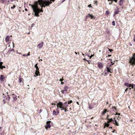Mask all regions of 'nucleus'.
Returning a JSON list of instances; mask_svg holds the SVG:
<instances>
[{
    "label": "nucleus",
    "instance_id": "nucleus-45",
    "mask_svg": "<svg viewBox=\"0 0 135 135\" xmlns=\"http://www.w3.org/2000/svg\"><path fill=\"white\" fill-rule=\"evenodd\" d=\"M134 42H135V35L134 36Z\"/></svg>",
    "mask_w": 135,
    "mask_h": 135
},
{
    "label": "nucleus",
    "instance_id": "nucleus-46",
    "mask_svg": "<svg viewBox=\"0 0 135 135\" xmlns=\"http://www.w3.org/2000/svg\"><path fill=\"white\" fill-rule=\"evenodd\" d=\"M128 89V88H126V89L125 90V91H126Z\"/></svg>",
    "mask_w": 135,
    "mask_h": 135
},
{
    "label": "nucleus",
    "instance_id": "nucleus-64",
    "mask_svg": "<svg viewBox=\"0 0 135 135\" xmlns=\"http://www.w3.org/2000/svg\"><path fill=\"white\" fill-rule=\"evenodd\" d=\"M88 63L89 64H90V63L89 62H88Z\"/></svg>",
    "mask_w": 135,
    "mask_h": 135
},
{
    "label": "nucleus",
    "instance_id": "nucleus-47",
    "mask_svg": "<svg viewBox=\"0 0 135 135\" xmlns=\"http://www.w3.org/2000/svg\"><path fill=\"white\" fill-rule=\"evenodd\" d=\"M84 60L87 61L88 62H89V61H88V60H86V59H84Z\"/></svg>",
    "mask_w": 135,
    "mask_h": 135
},
{
    "label": "nucleus",
    "instance_id": "nucleus-57",
    "mask_svg": "<svg viewBox=\"0 0 135 135\" xmlns=\"http://www.w3.org/2000/svg\"><path fill=\"white\" fill-rule=\"evenodd\" d=\"M3 102H4V103H5V102L4 101V100H3Z\"/></svg>",
    "mask_w": 135,
    "mask_h": 135
},
{
    "label": "nucleus",
    "instance_id": "nucleus-34",
    "mask_svg": "<svg viewBox=\"0 0 135 135\" xmlns=\"http://www.w3.org/2000/svg\"><path fill=\"white\" fill-rule=\"evenodd\" d=\"M35 67L36 68H37V67H38L37 66V64H36L35 65Z\"/></svg>",
    "mask_w": 135,
    "mask_h": 135
},
{
    "label": "nucleus",
    "instance_id": "nucleus-4",
    "mask_svg": "<svg viewBox=\"0 0 135 135\" xmlns=\"http://www.w3.org/2000/svg\"><path fill=\"white\" fill-rule=\"evenodd\" d=\"M129 62L132 65H135V54H133L132 57L130 59Z\"/></svg>",
    "mask_w": 135,
    "mask_h": 135
},
{
    "label": "nucleus",
    "instance_id": "nucleus-20",
    "mask_svg": "<svg viewBox=\"0 0 135 135\" xmlns=\"http://www.w3.org/2000/svg\"><path fill=\"white\" fill-rule=\"evenodd\" d=\"M98 66L100 68H101L103 67V64L101 63L98 64Z\"/></svg>",
    "mask_w": 135,
    "mask_h": 135
},
{
    "label": "nucleus",
    "instance_id": "nucleus-19",
    "mask_svg": "<svg viewBox=\"0 0 135 135\" xmlns=\"http://www.w3.org/2000/svg\"><path fill=\"white\" fill-rule=\"evenodd\" d=\"M12 97L13 98V99L15 100H16L17 99V96H16L14 94H13L12 95Z\"/></svg>",
    "mask_w": 135,
    "mask_h": 135
},
{
    "label": "nucleus",
    "instance_id": "nucleus-43",
    "mask_svg": "<svg viewBox=\"0 0 135 135\" xmlns=\"http://www.w3.org/2000/svg\"><path fill=\"white\" fill-rule=\"evenodd\" d=\"M118 11H117L115 12V14H118Z\"/></svg>",
    "mask_w": 135,
    "mask_h": 135
},
{
    "label": "nucleus",
    "instance_id": "nucleus-56",
    "mask_svg": "<svg viewBox=\"0 0 135 135\" xmlns=\"http://www.w3.org/2000/svg\"><path fill=\"white\" fill-rule=\"evenodd\" d=\"M82 54V55H83V56H84V54Z\"/></svg>",
    "mask_w": 135,
    "mask_h": 135
},
{
    "label": "nucleus",
    "instance_id": "nucleus-29",
    "mask_svg": "<svg viewBox=\"0 0 135 135\" xmlns=\"http://www.w3.org/2000/svg\"><path fill=\"white\" fill-rule=\"evenodd\" d=\"M22 82V80L21 78L20 77L19 78V82L20 83H21Z\"/></svg>",
    "mask_w": 135,
    "mask_h": 135
},
{
    "label": "nucleus",
    "instance_id": "nucleus-39",
    "mask_svg": "<svg viewBox=\"0 0 135 135\" xmlns=\"http://www.w3.org/2000/svg\"><path fill=\"white\" fill-rule=\"evenodd\" d=\"M93 56V55H91V56L90 57V59H91V58Z\"/></svg>",
    "mask_w": 135,
    "mask_h": 135
},
{
    "label": "nucleus",
    "instance_id": "nucleus-10",
    "mask_svg": "<svg viewBox=\"0 0 135 135\" xmlns=\"http://www.w3.org/2000/svg\"><path fill=\"white\" fill-rule=\"evenodd\" d=\"M44 3H45L44 4H45V6H49L50 4H51V2L49 1H44Z\"/></svg>",
    "mask_w": 135,
    "mask_h": 135
},
{
    "label": "nucleus",
    "instance_id": "nucleus-37",
    "mask_svg": "<svg viewBox=\"0 0 135 135\" xmlns=\"http://www.w3.org/2000/svg\"><path fill=\"white\" fill-rule=\"evenodd\" d=\"M109 51H110L111 52H112V51H113V50L111 49H109Z\"/></svg>",
    "mask_w": 135,
    "mask_h": 135
},
{
    "label": "nucleus",
    "instance_id": "nucleus-1",
    "mask_svg": "<svg viewBox=\"0 0 135 135\" xmlns=\"http://www.w3.org/2000/svg\"><path fill=\"white\" fill-rule=\"evenodd\" d=\"M29 5L32 8L33 12L35 13V16L37 17L39 16V14L40 12H43L42 8H41L40 9L38 8V5H37V3H34L33 5L30 4Z\"/></svg>",
    "mask_w": 135,
    "mask_h": 135
},
{
    "label": "nucleus",
    "instance_id": "nucleus-11",
    "mask_svg": "<svg viewBox=\"0 0 135 135\" xmlns=\"http://www.w3.org/2000/svg\"><path fill=\"white\" fill-rule=\"evenodd\" d=\"M68 89V87L66 86L64 87L63 89V90H62L61 91L62 94L64 93V91H67Z\"/></svg>",
    "mask_w": 135,
    "mask_h": 135
},
{
    "label": "nucleus",
    "instance_id": "nucleus-21",
    "mask_svg": "<svg viewBox=\"0 0 135 135\" xmlns=\"http://www.w3.org/2000/svg\"><path fill=\"white\" fill-rule=\"evenodd\" d=\"M131 84H129L128 83H126L124 84V85L126 86H127V87H129V85H130Z\"/></svg>",
    "mask_w": 135,
    "mask_h": 135
},
{
    "label": "nucleus",
    "instance_id": "nucleus-61",
    "mask_svg": "<svg viewBox=\"0 0 135 135\" xmlns=\"http://www.w3.org/2000/svg\"><path fill=\"white\" fill-rule=\"evenodd\" d=\"M113 131H113V132H114V131H115V130H114Z\"/></svg>",
    "mask_w": 135,
    "mask_h": 135
},
{
    "label": "nucleus",
    "instance_id": "nucleus-23",
    "mask_svg": "<svg viewBox=\"0 0 135 135\" xmlns=\"http://www.w3.org/2000/svg\"><path fill=\"white\" fill-rule=\"evenodd\" d=\"M107 110L106 109H105L104 110L102 113V114L103 115H104L105 113L106 112Z\"/></svg>",
    "mask_w": 135,
    "mask_h": 135
},
{
    "label": "nucleus",
    "instance_id": "nucleus-42",
    "mask_svg": "<svg viewBox=\"0 0 135 135\" xmlns=\"http://www.w3.org/2000/svg\"><path fill=\"white\" fill-rule=\"evenodd\" d=\"M89 108L90 109H92L93 108V107H92L91 106H89Z\"/></svg>",
    "mask_w": 135,
    "mask_h": 135
},
{
    "label": "nucleus",
    "instance_id": "nucleus-22",
    "mask_svg": "<svg viewBox=\"0 0 135 135\" xmlns=\"http://www.w3.org/2000/svg\"><path fill=\"white\" fill-rule=\"evenodd\" d=\"M112 109H113V110L115 111V112H116V110H117V109H116V108L115 107H112Z\"/></svg>",
    "mask_w": 135,
    "mask_h": 135
},
{
    "label": "nucleus",
    "instance_id": "nucleus-30",
    "mask_svg": "<svg viewBox=\"0 0 135 135\" xmlns=\"http://www.w3.org/2000/svg\"><path fill=\"white\" fill-rule=\"evenodd\" d=\"M112 25L113 26L115 25V21H113L112 22Z\"/></svg>",
    "mask_w": 135,
    "mask_h": 135
},
{
    "label": "nucleus",
    "instance_id": "nucleus-25",
    "mask_svg": "<svg viewBox=\"0 0 135 135\" xmlns=\"http://www.w3.org/2000/svg\"><path fill=\"white\" fill-rule=\"evenodd\" d=\"M56 111H55L54 110L53 111V114L54 115H56L57 114H56Z\"/></svg>",
    "mask_w": 135,
    "mask_h": 135
},
{
    "label": "nucleus",
    "instance_id": "nucleus-40",
    "mask_svg": "<svg viewBox=\"0 0 135 135\" xmlns=\"http://www.w3.org/2000/svg\"><path fill=\"white\" fill-rule=\"evenodd\" d=\"M88 7H92L91 6V4H90V5H88Z\"/></svg>",
    "mask_w": 135,
    "mask_h": 135
},
{
    "label": "nucleus",
    "instance_id": "nucleus-24",
    "mask_svg": "<svg viewBox=\"0 0 135 135\" xmlns=\"http://www.w3.org/2000/svg\"><path fill=\"white\" fill-rule=\"evenodd\" d=\"M108 123H107L106 122H105V126H106V127H108L109 126V124H108Z\"/></svg>",
    "mask_w": 135,
    "mask_h": 135
},
{
    "label": "nucleus",
    "instance_id": "nucleus-15",
    "mask_svg": "<svg viewBox=\"0 0 135 135\" xmlns=\"http://www.w3.org/2000/svg\"><path fill=\"white\" fill-rule=\"evenodd\" d=\"M3 62H1L0 63V69H2L3 68H5V67L4 66H2V64Z\"/></svg>",
    "mask_w": 135,
    "mask_h": 135
},
{
    "label": "nucleus",
    "instance_id": "nucleus-17",
    "mask_svg": "<svg viewBox=\"0 0 135 135\" xmlns=\"http://www.w3.org/2000/svg\"><path fill=\"white\" fill-rule=\"evenodd\" d=\"M124 0H120L119 3V4L121 6L123 4Z\"/></svg>",
    "mask_w": 135,
    "mask_h": 135
},
{
    "label": "nucleus",
    "instance_id": "nucleus-41",
    "mask_svg": "<svg viewBox=\"0 0 135 135\" xmlns=\"http://www.w3.org/2000/svg\"><path fill=\"white\" fill-rule=\"evenodd\" d=\"M117 114H118V115H120V114L119 113H116V114H115V115H117Z\"/></svg>",
    "mask_w": 135,
    "mask_h": 135
},
{
    "label": "nucleus",
    "instance_id": "nucleus-60",
    "mask_svg": "<svg viewBox=\"0 0 135 135\" xmlns=\"http://www.w3.org/2000/svg\"><path fill=\"white\" fill-rule=\"evenodd\" d=\"M36 76V75H34V77H35V76Z\"/></svg>",
    "mask_w": 135,
    "mask_h": 135
},
{
    "label": "nucleus",
    "instance_id": "nucleus-44",
    "mask_svg": "<svg viewBox=\"0 0 135 135\" xmlns=\"http://www.w3.org/2000/svg\"><path fill=\"white\" fill-rule=\"evenodd\" d=\"M63 79H60V81H62L63 80Z\"/></svg>",
    "mask_w": 135,
    "mask_h": 135
},
{
    "label": "nucleus",
    "instance_id": "nucleus-6",
    "mask_svg": "<svg viewBox=\"0 0 135 135\" xmlns=\"http://www.w3.org/2000/svg\"><path fill=\"white\" fill-rule=\"evenodd\" d=\"M62 102H59V103H57V108H59L60 109H61V110H62L63 109H64L63 108V106H62Z\"/></svg>",
    "mask_w": 135,
    "mask_h": 135
},
{
    "label": "nucleus",
    "instance_id": "nucleus-12",
    "mask_svg": "<svg viewBox=\"0 0 135 135\" xmlns=\"http://www.w3.org/2000/svg\"><path fill=\"white\" fill-rule=\"evenodd\" d=\"M36 71L35 73V74H36V76H38V74L39 73V69L38 68V67L36 68Z\"/></svg>",
    "mask_w": 135,
    "mask_h": 135
},
{
    "label": "nucleus",
    "instance_id": "nucleus-32",
    "mask_svg": "<svg viewBox=\"0 0 135 135\" xmlns=\"http://www.w3.org/2000/svg\"><path fill=\"white\" fill-rule=\"evenodd\" d=\"M132 86V85H131V84L129 85V86H130L129 87H128L129 88V89H131V87Z\"/></svg>",
    "mask_w": 135,
    "mask_h": 135
},
{
    "label": "nucleus",
    "instance_id": "nucleus-7",
    "mask_svg": "<svg viewBox=\"0 0 135 135\" xmlns=\"http://www.w3.org/2000/svg\"><path fill=\"white\" fill-rule=\"evenodd\" d=\"M50 121H47V122L46 123V125L45 126L46 128L47 129L48 128H50Z\"/></svg>",
    "mask_w": 135,
    "mask_h": 135
},
{
    "label": "nucleus",
    "instance_id": "nucleus-31",
    "mask_svg": "<svg viewBox=\"0 0 135 135\" xmlns=\"http://www.w3.org/2000/svg\"><path fill=\"white\" fill-rule=\"evenodd\" d=\"M15 5H14L13 7H11V9H13L14 8H15Z\"/></svg>",
    "mask_w": 135,
    "mask_h": 135
},
{
    "label": "nucleus",
    "instance_id": "nucleus-2",
    "mask_svg": "<svg viewBox=\"0 0 135 135\" xmlns=\"http://www.w3.org/2000/svg\"><path fill=\"white\" fill-rule=\"evenodd\" d=\"M34 3H37L38 5H39L42 8L43 7H45L46 6L44 4V1L43 0H38L37 1L35 2Z\"/></svg>",
    "mask_w": 135,
    "mask_h": 135
},
{
    "label": "nucleus",
    "instance_id": "nucleus-27",
    "mask_svg": "<svg viewBox=\"0 0 135 135\" xmlns=\"http://www.w3.org/2000/svg\"><path fill=\"white\" fill-rule=\"evenodd\" d=\"M131 85H132V86L131 87H132V88H134V86L135 87V85L134 84H131Z\"/></svg>",
    "mask_w": 135,
    "mask_h": 135
},
{
    "label": "nucleus",
    "instance_id": "nucleus-38",
    "mask_svg": "<svg viewBox=\"0 0 135 135\" xmlns=\"http://www.w3.org/2000/svg\"><path fill=\"white\" fill-rule=\"evenodd\" d=\"M56 110H57V114H58L59 113V110H58V109L57 108V109H56Z\"/></svg>",
    "mask_w": 135,
    "mask_h": 135
},
{
    "label": "nucleus",
    "instance_id": "nucleus-54",
    "mask_svg": "<svg viewBox=\"0 0 135 135\" xmlns=\"http://www.w3.org/2000/svg\"><path fill=\"white\" fill-rule=\"evenodd\" d=\"M55 0H50L51 1H54Z\"/></svg>",
    "mask_w": 135,
    "mask_h": 135
},
{
    "label": "nucleus",
    "instance_id": "nucleus-59",
    "mask_svg": "<svg viewBox=\"0 0 135 135\" xmlns=\"http://www.w3.org/2000/svg\"><path fill=\"white\" fill-rule=\"evenodd\" d=\"M107 104H108V102H107Z\"/></svg>",
    "mask_w": 135,
    "mask_h": 135
},
{
    "label": "nucleus",
    "instance_id": "nucleus-28",
    "mask_svg": "<svg viewBox=\"0 0 135 135\" xmlns=\"http://www.w3.org/2000/svg\"><path fill=\"white\" fill-rule=\"evenodd\" d=\"M72 102V101L71 100L68 101V104H70Z\"/></svg>",
    "mask_w": 135,
    "mask_h": 135
},
{
    "label": "nucleus",
    "instance_id": "nucleus-63",
    "mask_svg": "<svg viewBox=\"0 0 135 135\" xmlns=\"http://www.w3.org/2000/svg\"><path fill=\"white\" fill-rule=\"evenodd\" d=\"M110 128H112V127H111Z\"/></svg>",
    "mask_w": 135,
    "mask_h": 135
},
{
    "label": "nucleus",
    "instance_id": "nucleus-5",
    "mask_svg": "<svg viewBox=\"0 0 135 135\" xmlns=\"http://www.w3.org/2000/svg\"><path fill=\"white\" fill-rule=\"evenodd\" d=\"M90 18L91 19H95V16H93L92 15H91L90 14H88L85 17V20L86 21L88 18Z\"/></svg>",
    "mask_w": 135,
    "mask_h": 135
},
{
    "label": "nucleus",
    "instance_id": "nucleus-18",
    "mask_svg": "<svg viewBox=\"0 0 135 135\" xmlns=\"http://www.w3.org/2000/svg\"><path fill=\"white\" fill-rule=\"evenodd\" d=\"M107 119L108 121L107 122V123H109L110 122H111L112 121H113V120L112 118L109 119V118H107Z\"/></svg>",
    "mask_w": 135,
    "mask_h": 135
},
{
    "label": "nucleus",
    "instance_id": "nucleus-3",
    "mask_svg": "<svg viewBox=\"0 0 135 135\" xmlns=\"http://www.w3.org/2000/svg\"><path fill=\"white\" fill-rule=\"evenodd\" d=\"M114 63H112V64H111L110 65H108L107 67V69L105 70V73L106 74V71H107V72L112 73L113 71V70L110 68V67L111 66L113 65Z\"/></svg>",
    "mask_w": 135,
    "mask_h": 135
},
{
    "label": "nucleus",
    "instance_id": "nucleus-53",
    "mask_svg": "<svg viewBox=\"0 0 135 135\" xmlns=\"http://www.w3.org/2000/svg\"><path fill=\"white\" fill-rule=\"evenodd\" d=\"M66 0H63L62 1V2H64Z\"/></svg>",
    "mask_w": 135,
    "mask_h": 135
},
{
    "label": "nucleus",
    "instance_id": "nucleus-52",
    "mask_svg": "<svg viewBox=\"0 0 135 135\" xmlns=\"http://www.w3.org/2000/svg\"><path fill=\"white\" fill-rule=\"evenodd\" d=\"M51 104L52 105H54H54H55V104H54V103H52Z\"/></svg>",
    "mask_w": 135,
    "mask_h": 135
},
{
    "label": "nucleus",
    "instance_id": "nucleus-8",
    "mask_svg": "<svg viewBox=\"0 0 135 135\" xmlns=\"http://www.w3.org/2000/svg\"><path fill=\"white\" fill-rule=\"evenodd\" d=\"M44 44V42H42L38 44L37 46V47L39 49H41L42 47Z\"/></svg>",
    "mask_w": 135,
    "mask_h": 135
},
{
    "label": "nucleus",
    "instance_id": "nucleus-33",
    "mask_svg": "<svg viewBox=\"0 0 135 135\" xmlns=\"http://www.w3.org/2000/svg\"><path fill=\"white\" fill-rule=\"evenodd\" d=\"M115 1V2H117V0H114V1H113V0H111L110 1Z\"/></svg>",
    "mask_w": 135,
    "mask_h": 135
},
{
    "label": "nucleus",
    "instance_id": "nucleus-16",
    "mask_svg": "<svg viewBox=\"0 0 135 135\" xmlns=\"http://www.w3.org/2000/svg\"><path fill=\"white\" fill-rule=\"evenodd\" d=\"M114 118V120H113V123L114 124H116L117 126H118L119 125L118 124L117 120L115 119V118Z\"/></svg>",
    "mask_w": 135,
    "mask_h": 135
},
{
    "label": "nucleus",
    "instance_id": "nucleus-14",
    "mask_svg": "<svg viewBox=\"0 0 135 135\" xmlns=\"http://www.w3.org/2000/svg\"><path fill=\"white\" fill-rule=\"evenodd\" d=\"M5 79V77L3 75H1L0 76V80L1 81H3Z\"/></svg>",
    "mask_w": 135,
    "mask_h": 135
},
{
    "label": "nucleus",
    "instance_id": "nucleus-50",
    "mask_svg": "<svg viewBox=\"0 0 135 135\" xmlns=\"http://www.w3.org/2000/svg\"><path fill=\"white\" fill-rule=\"evenodd\" d=\"M76 103H77L78 105H79V103H78V102H77Z\"/></svg>",
    "mask_w": 135,
    "mask_h": 135
},
{
    "label": "nucleus",
    "instance_id": "nucleus-36",
    "mask_svg": "<svg viewBox=\"0 0 135 135\" xmlns=\"http://www.w3.org/2000/svg\"><path fill=\"white\" fill-rule=\"evenodd\" d=\"M64 111L65 112H66V111H68V110H67L66 109H65V108H64Z\"/></svg>",
    "mask_w": 135,
    "mask_h": 135
},
{
    "label": "nucleus",
    "instance_id": "nucleus-26",
    "mask_svg": "<svg viewBox=\"0 0 135 135\" xmlns=\"http://www.w3.org/2000/svg\"><path fill=\"white\" fill-rule=\"evenodd\" d=\"M30 55V53L29 52H28V53L27 54V55H25V54H23V56H29Z\"/></svg>",
    "mask_w": 135,
    "mask_h": 135
},
{
    "label": "nucleus",
    "instance_id": "nucleus-62",
    "mask_svg": "<svg viewBox=\"0 0 135 135\" xmlns=\"http://www.w3.org/2000/svg\"><path fill=\"white\" fill-rule=\"evenodd\" d=\"M40 60L42 61V59H41Z\"/></svg>",
    "mask_w": 135,
    "mask_h": 135
},
{
    "label": "nucleus",
    "instance_id": "nucleus-48",
    "mask_svg": "<svg viewBox=\"0 0 135 135\" xmlns=\"http://www.w3.org/2000/svg\"><path fill=\"white\" fill-rule=\"evenodd\" d=\"M64 84V83L63 82H61V84Z\"/></svg>",
    "mask_w": 135,
    "mask_h": 135
},
{
    "label": "nucleus",
    "instance_id": "nucleus-13",
    "mask_svg": "<svg viewBox=\"0 0 135 135\" xmlns=\"http://www.w3.org/2000/svg\"><path fill=\"white\" fill-rule=\"evenodd\" d=\"M10 37L9 36H7L5 38V41L7 43H8Z\"/></svg>",
    "mask_w": 135,
    "mask_h": 135
},
{
    "label": "nucleus",
    "instance_id": "nucleus-51",
    "mask_svg": "<svg viewBox=\"0 0 135 135\" xmlns=\"http://www.w3.org/2000/svg\"><path fill=\"white\" fill-rule=\"evenodd\" d=\"M111 56V55H108V56Z\"/></svg>",
    "mask_w": 135,
    "mask_h": 135
},
{
    "label": "nucleus",
    "instance_id": "nucleus-58",
    "mask_svg": "<svg viewBox=\"0 0 135 135\" xmlns=\"http://www.w3.org/2000/svg\"><path fill=\"white\" fill-rule=\"evenodd\" d=\"M25 10L26 11H27V9H25Z\"/></svg>",
    "mask_w": 135,
    "mask_h": 135
},
{
    "label": "nucleus",
    "instance_id": "nucleus-9",
    "mask_svg": "<svg viewBox=\"0 0 135 135\" xmlns=\"http://www.w3.org/2000/svg\"><path fill=\"white\" fill-rule=\"evenodd\" d=\"M67 102H66L64 103H62V106H63V108L64 109V108H65L67 107L68 105L67 104Z\"/></svg>",
    "mask_w": 135,
    "mask_h": 135
},
{
    "label": "nucleus",
    "instance_id": "nucleus-35",
    "mask_svg": "<svg viewBox=\"0 0 135 135\" xmlns=\"http://www.w3.org/2000/svg\"><path fill=\"white\" fill-rule=\"evenodd\" d=\"M106 13L107 14H109V11H106Z\"/></svg>",
    "mask_w": 135,
    "mask_h": 135
},
{
    "label": "nucleus",
    "instance_id": "nucleus-49",
    "mask_svg": "<svg viewBox=\"0 0 135 135\" xmlns=\"http://www.w3.org/2000/svg\"><path fill=\"white\" fill-rule=\"evenodd\" d=\"M109 116V115H107V118H108V117Z\"/></svg>",
    "mask_w": 135,
    "mask_h": 135
},
{
    "label": "nucleus",
    "instance_id": "nucleus-55",
    "mask_svg": "<svg viewBox=\"0 0 135 135\" xmlns=\"http://www.w3.org/2000/svg\"><path fill=\"white\" fill-rule=\"evenodd\" d=\"M75 53L76 54H77V53L76 52H75Z\"/></svg>",
    "mask_w": 135,
    "mask_h": 135
}]
</instances>
